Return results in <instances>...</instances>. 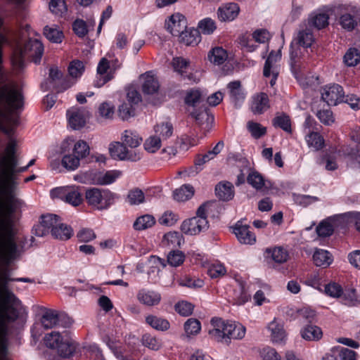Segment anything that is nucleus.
I'll return each mask as SVG.
<instances>
[{
	"mask_svg": "<svg viewBox=\"0 0 360 360\" xmlns=\"http://www.w3.org/2000/svg\"><path fill=\"white\" fill-rule=\"evenodd\" d=\"M144 199L143 192L139 188L131 190L127 195V200L131 205H139L144 202Z\"/></svg>",
	"mask_w": 360,
	"mask_h": 360,
	"instance_id": "4d7b16f0",
	"label": "nucleus"
},
{
	"mask_svg": "<svg viewBox=\"0 0 360 360\" xmlns=\"http://www.w3.org/2000/svg\"><path fill=\"white\" fill-rule=\"evenodd\" d=\"M306 141L309 147L316 150H320L324 145L323 138L317 132H311L306 136Z\"/></svg>",
	"mask_w": 360,
	"mask_h": 360,
	"instance_id": "79ce46f5",
	"label": "nucleus"
},
{
	"mask_svg": "<svg viewBox=\"0 0 360 360\" xmlns=\"http://www.w3.org/2000/svg\"><path fill=\"white\" fill-rule=\"evenodd\" d=\"M325 292L332 297H340L342 295V288L336 283H330L325 285Z\"/></svg>",
	"mask_w": 360,
	"mask_h": 360,
	"instance_id": "338daca9",
	"label": "nucleus"
},
{
	"mask_svg": "<svg viewBox=\"0 0 360 360\" xmlns=\"http://www.w3.org/2000/svg\"><path fill=\"white\" fill-rule=\"evenodd\" d=\"M179 41L186 46H193L200 41V36L197 30H186L179 36Z\"/></svg>",
	"mask_w": 360,
	"mask_h": 360,
	"instance_id": "c756f323",
	"label": "nucleus"
},
{
	"mask_svg": "<svg viewBox=\"0 0 360 360\" xmlns=\"http://www.w3.org/2000/svg\"><path fill=\"white\" fill-rule=\"evenodd\" d=\"M67 115L71 128L79 129L85 125L89 112L84 108H72L68 110Z\"/></svg>",
	"mask_w": 360,
	"mask_h": 360,
	"instance_id": "9d476101",
	"label": "nucleus"
},
{
	"mask_svg": "<svg viewBox=\"0 0 360 360\" xmlns=\"http://www.w3.org/2000/svg\"><path fill=\"white\" fill-rule=\"evenodd\" d=\"M259 355L263 360H281V357L275 349L266 347L262 349Z\"/></svg>",
	"mask_w": 360,
	"mask_h": 360,
	"instance_id": "69168bd1",
	"label": "nucleus"
},
{
	"mask_svg": "<svg viewBox=\"0 0 360 360\" xmlns=\"http://www.w3.org/2000/svg\"><path fill=\"white\" fill-rule=\"evenodd\" d=\"M207 58L210 63L219 65L226 60L228 53L222 47L216 46L208 52Z\"/></svg>",
	"mask_w": 360,
	"mask_h": 360,
	"instance_id": "bb28decb",
	"label": "nucleus"
},
{
	"mask_svg": "<svg viewBox=\"0 0 360 360\" xmlns=\"http://www.w3.org/2000/svg\"><path fill=\"white\" fill-rule=\"evenodd\" d=\"M351 139L356 143V147H349L345 150L346 155L360 164V127H355L350 134Z\"/></svg>",
	"mask_w": 360,
	"mask_h": 360,
	"instance_id": "dca6fc26",
	"label": "nucleus"
},
{
	"mask_svg": "<svg viewBox=\"0 0 360 360\" xmlns=\"http://www.w3.org/2000/svg\"><path fill=\"white\" fill-rule=\"evenodd\" d=\"M215 193L220 200L229 201L234 196V188L231 182H219L215 187Z\"/></svg>",
	"mask_w": 360,
	"mask_h": 360,
	"instance_id": "aec40b11",
	"label": "nucleus"
},
{
	"mask_svg": "<svg viewBox=\"0 0 360 360\" xmlns=\"http://www.w3.org/2000/svg\"><path fill=\"white\" fill-rule=\"evenodd\" d=\"M137 300L146 306H155L160 303L161 295L160 293L142 289L137 293Z\"/></svg>",
	"mask_w": 360,
	"mask_h": 360,
	"instance_id": "a211bd4d",
	"label": "nucleus"
},
{
	"mask_svg": "<svg viewBox=\"0 0 360 360\" xmlns=\"http://www.w3.org/2000/svg\"><path fill=\"white\" fill-rule=\"evenodd\" d=\"M233 233L240 243L252 245L256 242V236L250 231L248 225L237 223L233 228Z\"/></svg>",
	"mask_w": 360,
	"mask_h": 360,
	"instance_id": "ddd939ff",
	"label": "nucleus"
},
{
	"mask_svg": "<svg viewBox=\"0 0 360 360\" xmlns=\"http://www.w3.org/2000/svg\"><path fill=\"white\" fill-rule=\"evenodd\" d=\"M360 61V53L355 48H350L344 56V62L347 66H355Z\"/></svg>",
	"mask_w": 360,
	"mask_h": 360,
	"instance_id": "c03bdc74",
	"label": "nucleus"
},
{
	"mask_svg": "<svg viewBox=\"0 0 360 360\" xmlns=\"http://www.w3.org/2000/svg\"><path fill=\"white\" fill-rule=\"evenodd\" d=\"M49 9L55 15L62 16L67 12V6L64 0H51Z\"/></svg>",
	"mask_w": 360,
	"mask_h": 360,
	"instance_id": "603ef678",
	"label": "nucleus"
},
{
	"mask_svg": "<svg viewBox=\"0 0 360 360\" xmlns=\"http://www.w3.org/2000/svg\"><path fill=\"white\" fill-rule=\"evenodd\" d=\"M143 79L142 91L146 94H153L158 92L160 85L158 79L151 72H147L141 76Z\"/></svg>",
	"mask_w": 360,
	"mask_h": 360,
	"instance_id": "6ab92c4d",
	"label": "nucleus"
},
{
	"mask_svg": "<svg viewBox=\"0 0 360 360\" xmlns=\"http://www.w3.org/2000/svg\"><path fill=\"white\" fill-rule=\"evenodd\" d=\"M154 131L156 136L165 140L170 137L173 134V126L170 122H162L154 127Z\"/></svg>",
	"mask_w": 360,
	"mask_h": 360,
	"instance_id": "4c0bfd02",
	"label": "nucleus"
},
{
	"mask_svg": "<svg viewBox=\"0 0 360 360\" xmlns=\"http://www.w3.org/2000/svg\"><path fill=\"white\" fill-rule=\"evenodd\" d=\"M121 141L129 149H137L142 142V138L136 131L127 129L122 134Z\"/></svg>",
	"mask_w": 360,
	"mask_h": 360,
	"instance_id": "a878e982",
	"label": "nucleus"
},
{
	"mask_svg": "<svg viewBox=\"0 0 360 360\" xmlns=\"http://www.w3.org/2000/svg\"><path fill=\"white\" fill-rule=\"evenodd\" d=\"M80 159L75 155H65L62 159V165L68 170H75L79 166Z\"/></svg>",
	"mask_w": 360,
	"mask_h": 360,
	"instance_id": "3c124183",
	"label": "nucleus"
},
{
	"mask_svg": "<svg viewBox=\"0 0 360 360\" xmlns=\"http://www.w3.org/2000/svg\"><path fill=\"white\" fill-rule=\"evenodd\" d=\"M316 233L319 236L327 237L333 234V226L328 221H322L316 227Z\"/></svg>",
	"mask_w": 360,
	"mask_h": 360,
	"instance_id": "774afa93",
	"label": "nucleus"
},
{
	"mask_svg": "<svg viewBox=\"0 0 360 360\" xmlns=\"http://www.w3.org/2000/svg\"><path fill=\"white\" fill-rule=\"evenodd\" d=\"M46 345L51 349H57L58 354L63 357L70 356L75 351V347L70 340L63 341L60 334L53 331L44 337Z\"/></svg>",
	"mask_w": 360,
	"mask_h": 360,
	"instance_id": "423d86ee",
	"label": "nucleus"
},
{
	"mask_svg": "<svg viewBox=\"0 0 360 360\" xmlns=\"http://www.w3.org/2000/svg\"><path fill=\"white\" fill-rule=\"evenodd\" d=\"M108 68V60L105 58H101L97 68L98 79L95 82V86L101 87L112 79V76L109 74L106 75Z\"/></svg>",
	"mask_w": 360,
	"mask_h": 360,
	"instance_id": "5701e85b",
	"label": "nucleus"
},
{
	"mask_svg": "<svg viewBox=\"0 0 360 360\" xmlns=\"http://www.w3.org/2000/svg\"><path fill=\"white\" fill-rule=\"evenodd\" d=\"M302 338L309 341H318L321 339L323 332L321 328L314 325H308L301 331Z\"/></svg>",
	"mask_w": 360,
	"mask_h": 360,
	"instance_id": "cd10ccee",
	"label": "nucleus"
},
{
	"mask_svg": "<svg viewBox=\"0 0 360 360\" xmlns=\"http://www.w3.org/2000/svg\"><path fill=\"white\" fill-rule=\"evenodd\" d=\"M10 281L34 283V280L29 278H11L6 269L0 270V355L1 359L6 358V323L14 322L19 316L18 311L11 305L18 300L8 288L7 285Z\"/></svg>",
	"mask_w": 360,
	"mask_h": 360,
	"instance_id": "f257e3e1",
	"label": "nucleus"
},
{
	"mask_svg": "<svg viewBox=\"0 0 360 360\" xmlns=\"http://www.w3.org/2000/svg\"><path fill=\"white\" fill-rule=\"evenodd\" d=\"M85 198L89 205L102 210L112 204L114 195L108 190L91 188L86 191Z\"/></svg>",
	"mask_w": 360,
	"mask_h": 360,
	"instance_id": "20e7f679",
	"label": "nucleus"
},
{
	"mask_svg": "<svg viewBox=\"0 0 360 360\" xmlns=\"http://www.w3.org/2000/svg\"><path fill=\"white\" fill-rule=\"evenodd\" d=\"M300 46L296 45V44L292 41L290 45V65L292 70H295L297 68V63L300 60L301 57V49L300 48Z\"/></svg>",
	"mask_w": 360,
	"mask_h": 360,
	"instance_id": "8fccbe9b",
	"label": "nucleus"
},
{
	"mask_svg": "<svg viewBox=\"0 0 360 360\" xmlns=\"http://www.w3.org/2000/svg\"><path fill=\"white\" fill-rule=\"evenodd\" d=\"M22 49L24 53L32 58L35 63L40 61L44 53L43 44L37 39H30Z\"/></svg>",
	"mask_w": 360,
	"mask_h": 360,
	"instance_id": "f8f14e48",
	"label": "nucleus"
},
{
	"mask_svg": "<svg viewBox=\"0 0 360 360\" xmlns=\"http://www.w3.org/2000/svg\"><path fill=\"white\" fill-rule=\"evenodd\" d=\"M118 175L115 171H109L104 174L100 173L96 176V184L98 185H107L112 184L117 178Z\"/></svg>",
	"mask_w": 360,
	"mask_h": 360,
	"instance_id": "49530a36",
	"label": "nucleus"
},
{
	"mask_svg": "<svg viewBox=\"0 0 360 360\" xmlns=\"http://www.w3.org/2000/svg\"><path fill=\"white\" fill-rule=\"evenodd\" d=\"M84 71V65L83 62L75 60L70 63L68 72L71 77L77 78L80 77Z\"/></svg>",
	"mask_w": 360,
	"mask_h": 360,
	"instance_id": "13d9d810",
	"label": "nucleus"
},
{
	"mask_svg": "<svg viewBox=\"0 0 360 360\" xmlns=\"http://www.w3.org/2000/svg\"><path fill=\"white\" fill-rule=\"evenodd\" d=\"M293 41L296 44V45H299L300 46L308 48L310 47L314 41V37L310 28L305 27L304 29H300L297 34V37L295 38Z\"/></svg>",
	"mask_w": 360,
	"mask_h": 360,
	"instance_id": "4be33fe9",
	"label": "nucleus"
},
{
	"mask_svg": "<svg viewBox=\"0 0 360 360\" xmlns=\"http://www.w3.org/2000/svg\"><path fill=\"white\" fill-rule=\"evenodd\" d=\"M44 35L48 40L53 43H60L64 37L63 32L55 25L45 26Z\"/></svg>",
	"mask_w": 360,
	"mask_h": 360,
	"instance_id": "72a5a7b5",
	"label": "nucleus"
},
{
	"mask_svg": "<svg viewBox=\"0 0 360 360\" xmlns=\"http://www.w3.org/2000/svg\"><path fill=\"white\" fill-rule=\"evenodd\" d=\"M146 322L153 328L157 330L165 331L169 328V321L163 318L154 315H148L146 317Z\"/></svg>",
	"mask_w": 360,
	"mask_h": 360,
	"instance_id": "2f4dec72",
	"label": "nucleus"
},
{
	"mask_svg": "<svg viewBox=\"0 0 360 360\" xmlns=\"http://www.w3.org/2000/svg\"><path fill=\"white\" fill-rule=\"evenodd\" d=\"M281 59V53L278 50L277 51H271L264 65L263 75L265 77H270V84L274 86L276 84L277 77L280 72V64L279 62Z\"/></svg>",
	"mask_w": 360,
	"mask_h": 360,
	"instance_id": "0eeeda50",
	"label": "nucleus"
},
{
	"mask_svg": "<svg viewBox=\"0 0 360 360\" xmlns=\"http://www.w3.org/2000/svg\"><path fill=\"white\" fill-rule=\"evenodd\" d=\"M313 261L317 266L327 267L331 264L333 259L327 250L316 249L313 255Z\"/></svg>",
	"mask_w": 360,
	"mask_h": 360,
	"instance_id": "c85d7f7f",
	"label": "nucleus"
},
{
	"mask_svg": "<svg viewBox=\"0 0 360 360\" xmlns=\"http://www.w3.org/2000/svg\"><path fill=\"white\" fill-rule=\"evenodd\" d=\"M239 11L237 4L229 3L219 8L217 15L221 21H231L238 16Z\"/></svg>",
	"mask_w": 360,
	"mask_h": 360,
	"instance_id": "f3484780",
	"label": "nucleus"
},
{
	"mask_svg": "<svg viewBox=\"0 0 360 360\" xmlns=\"http://www.w3.org/2000/svg\"><path fill=\"white\" fill-rule=\"evenodd\" d=\"M185 260V255L180 250H172L167 255V262L172 266H179Z\"/></svg>",
	"mask_w": 360,
	"mask_h": 360,
	"instance_id": "a18cd8bd",
	"label": "nucleus"
},
{
	"mask_svg": "<svg viewBox=\"0 0 360 360\" xmlns=\"http://www.w3.org/2000/svg\"><path fill=\"white\" fill-rule=\"evenodd\" d=\"M340 23L342 28L348 31L353 30L357 25V21L354 17L349 13L342 14L340 18Z\"/></svg>",
	"mask_w": 360,
	"mask_h": 360,
	"instance_id": "6e6d98bb",
	"label": "nucleus"
},
{
	"mask_svg": "<svg viewBox=\"0 0 360 360\" xmlns=\"http://www.w3.org/2000/svg\"><path fill=\"white\" fill-rule=\"evenodd\" d=\"M328 19L329 17L326 13H317L309 18L308 24L309 26L321 30L328 25Z\"/></svg>",
	"mask_w": 360,
	"mask_h": 360,
	"instance_id": "58836bf2",
	"label": "nucleus"
},
{
	"mask_svg": "<svg viewBox=\"0 0 360 360\" xmlns=\"http://www.w3.org/2000/svg\"><path fill=\"white\" fill-rule=\"evenodd\" d=\"M41 322L45 329L53 328L58 322V312L51 309L46 311L42 315Z\"/></svg>",
	"mask_w": 360,
	"mask_h": 360,
	"instance_id": "c9c22d12",
	"label": "nucleus"
},
{
	"mask_svg": "<svg viewBox=\"0 0 360 360\" xmlns=\"http://www.w3.org/2000/svg\"><path fill=\"white\" fill-rule=\"evenodd\" d=\"M266 257H269L276 263L282 264L288 259V252L281 247H276L274 249H266Z\"/></svg>",
	"mask_w": 360,
	"mask_h": 360,
	"instance_id": "473e14b6",
	"label": "nucleus"
},
{
	"mask_svg": "<svg viewBox=\"0 0 360 360\" xmlns=\"http://www.w3.org/2000/svg\"><path fill=\"white\" fill-rule=\"evenodd\" d=\"M268 328L271 331V339L273 342L281 343L285 341L286 333L281 323L274 319L269 324Z\"/></svg>",
	"mask_w": 360,
	"mask_h": 360,
	"instance_id": "412c9836",
	"label": "nucleus"
},
{
	"mask_svg": "<svg viewBox=\"0 0 360 360\" xmlns=\"http://www.w3.org/2000/svg\"><path fill=\"white\" fill-rule=\"evenodd\" d=\"M248 127L252 136L255 139H259L264 136L266 132V129L260 124L253 122L248 123Z\"/></svg>",
	"mask_w": 360,
	"mask_h": 360,
	"instance_id": "0e129e2a",
	"label": "nucleus"
},
{
	"mask_svg": "<svg viewBox=\"0 0 360 360\" xmlns=\"http://www.w3.org/2000/svg\"><path fill=\"white\" fill-rule=\"evenodd\" d=\"M200 329V322L196 319H188L184 323V330L187 336L197 335Z\"/></svg>",
	"mask_w": 360,
	"mask_h": 360,
	"instance_id": "37998d69",
	"label": "nucleus"
},
{
	"mask_svg": "<svg viewBox=\"0 0 360 360\" xmlns=\"http://www.w3.org/2000/svg\"><path fill=\"white\" fill-rule=\"evenodd\" d=\"M179 283L181 286L193 288H201L204 285L202 280L199 278H193L188 276H185L181 278L179 280Z\"/></svg>",
	"mask_w": 360,
	"mask_h": 360,
	"instance_id": "bf43d9fd",
	"label": "nucleus"
},
{
	"mask_svg": "<svg viewBox=\"0 0 360 360\" xmlns=\"http://www.w3.org/2000/svg\"><path fill=\"white\" fill-rule=\"evenodd\" d=\"M229 94L231 101L236 107L240 105L245 99V94L241 89V84L239 81L231 82L228 84Z\"/></svg>",
	"mask_w": 360,
	"mask_h": 360,
	"instance_id": "b1692460",
	"label": "nucleus"
},
{
	"mask_svg": "<svg viewBox=\"0 0 360 360\" xmlns=\"http://www.w3.org/2000/svg\"><path fill=\"white\" fill-rule=\"evenodd\" d=\"M211 325L212 328L208 333L211 338L226 345H229L231 340L243 339L246 332L245 327L242 324L220 318L212 319Z\"/></svg>",
	"mask_w": 360,
	"mask_h": 360,
	"instance_id": "f03ea898",
	"label": "nucleus"
},
{
	"mask_svg": "<svg viewBox=\"0 0 360 360\" xmlns=\"http://www.w3.org/2000/svg\"><path fill=\"white\" fill-rule=\"evenodd\" d=\"M194 188L190 184H184L173 192V197L177 201H186L194 195Z\"/></svg>",
	"mask_w": 360,
	"mask_h": 360,
	"instance_id": "7c9ffc66",
	"label": "nucleus"
},
{
	"mask_svg": "<svg viewBox=\"0 0 360 360\" xmlns=\"http://www.w3.org/2000/svg\"><path fill=\"white\" fill-rule=\"evenodd\" d=\"M58 216L53 214L41 215L39 224L33 228L35 236L43 237L49 232L53 238L62 240H67L72 236L73 231L70 226L60 223Z\"/></svg>",
	"mask_w": 360,
	"mask_h": 360,
	"instance_id": "7ed1b4c3",
	"label": "nucleus"
},
{
	"mask_svg": "<svg viewBox=\"0 0 360 360\" xmlns=\"http://www.w3.org/2000/svg\"><path fill=\"white\" fill-rule=\"evenodd\" d=\"M161 138L153 135L146 139L143 146L145 150L150 153H154L158 151L161 147Z\"/></svg>",
	"mask_w": 360,
	"mask_h": 360,
	"instance_id": "a19ab883",
	"label": "nucleus"
},
{
	"mask_svg": "<svg viewBox=\"0 0 360 360\" xmlns=\"http://www.w3.org/2000/svg\"><path fill=\"white\" fill-rule=\"evenodd\" d=\"M58 192L62 195L60 198L72 206H78L82 203L83 200L81 193L79 191L78 188H61L58 189Z\"/></svg>",
	"mask_w": 360,
	"mask_h": 360,
	"instance_id": "2eb2a0df",
	"label": "nucleus"
},
{
	"mask_svg": "<svg viewBox=\"0 0 360 360\" xmlns=\"http://www.w3.org/2000/svg\"><path fill=\"white\" fill-rule=\"evenodd\" d=\"M321 98L328 105H336L345 101L343 89L336 84L326 86L322 90Z\"/></svg>",
	"mask_w": 360,
	"mask_h": 360,
	"instance_id": "1a4fd4ad",
	"label": "nucleus"
},
{
	"mask_svg": "<svg viewBox=\"0 0 360 360\" xmlns=\"http://www.w3.org/2000/svg\"><path fill=\"white\" fill-rule=\"evenodd\" d=\"M209 227L207 218L192 217L184 220L181 225V231L189 236H195L206 231Z\"/></svg>",
	"mask_w": 360,
	"mask_h": 360,
	"instance_id": "6e6552de",
	"label": "nucleus"
},
{
	"mask_svg": "<svg viewBox=\"0 0 360 360\" xmlns=\"http://www.w3.org/2000/svg\"><path fill=\"white\" fill-rule=\"evenodd\" d=\"M215 22L211 18H205L198 23V29L205 34H210L216 30Z\"/></svg>",
	"mask_w": 360,
	"mask_h": 360,
	"instance_id": "052dcab7",
	"label": "nucleus"
},
{
	"mask_svg": "<svg viewBox=\"0 0 360 360\" xmlns=\"http://www.w3.org/2000/svg\"><path fill=\"white\" fill-rule=\"evenodd\" d=\"M184 241L182 235L176 231H170L165 234L162 243L170 248H178Z\"/></svg>",
	"mask_w": 360,
	"mask_h": 360,
	"instance_id": "f704fd0d",
	"label": "nucleus"
},
{
	"mask_svg": "<svg viewBox=\"0 0 360 360\" xmlns=\"http://www.w3.org/2000/svg\"><path fill=\"white\" fill-rule=\"evenodd\" d=\"M247 181L257 190L261 189L264 185L263 176L256 171H252L248 174Z\"/></svg>",
	"mask_w": 360,
	"mask_h": 360,
	"instance_id": "de8ad7c7",
	"label": "nucleus"
},
{
	"mask_svg": "<svg viewBox=\"0 0 360 360\" xmlns=\"http://www.w3.org/2000/svg\"><path fill=\"white\" fill-rule=\"evenodd\" d=\"M110 157L116 160L137 162L142 158L139 149H129L122 141H115L109 145Z\"/></svg>",
	"mask_w": 360,
	"mask_h": 360,
	"instance_id": "39448f33",
	"label": "nucleus"
},
{
	"mask_svg": "<svg viewBox=\"0 0 360 360\" xmlns=\"http://www.w3.org/2000/svg\"><path fill=\"white\" fill-rule=\"evenodd\" d=\"M175 311L183 316H188L192 314L194 306L186 301L177 302L174 306Z\"/></svg>",
	"mask_w": 360,
	"mask_h": 360,
	"instance_id": "864d4df0",
	"label": "nucleus"
},
{
	"mask_svg": "<svg viewBox=\"0 0 360 360\" xmlns=\"http://www.w3.org/2000/svg\"><path fill=\"white\" fill-rule=\"evenodd\" d=\"M89 150L87 143L83 140H79L74 146L73 154L81 160L89 155Z\"/></svg>",
	"mask_w": 360,
	"mask_h": 360,
	"instance_id": "09e8293b",
	"label": "nucleus"
},
{
	"mask_svg": "<svg viewBox=\"0 0 360 360\" xmlns=\"http://www.w3.org/2000/svg\"><path fill=\"white\" fill-rule=\"evenodd\" d=\"M134 115V108L131 103H122L118 108V115L122 120H127Z\"/></svg>",
	"mask_w": 360,
	"mask_h": 360,
	"instance_id": "680f3d73",
	"label": "nucleus"
},
{
	"mask_svg": "<svg viewBox=\"0 0 360 360\" xmlns=\"http://www.w3.org/2000/svg\"><path fill=\"white\" fill-rule=\"evenodd\" d=\"M165 26L173 36L179 37L187 27L186 19L182 14L176 13L169 17Z\"/></svg>",
	"mask_w": 360,
	"mask_h": 360,
	"instance_id": "9b49d317",
	"label": "nucleus"
},
{
	"mask_svg": "<svg viewBox=\"0 0 360 360\" xmlns=\"http://www.w3.org/2000/svg\"><path fill=\"white\" fill-rule=\"evenodd\" d=\"M155 224V218L150 214H144L138 217L134 223V228L142 231L152 227Z\"/></svg>",
	"mask_w": 360,
	"mask_h": 360,
	"instance_id": "e433bc0d",
	"label": "nucleus"
},
{
	"mask_svg": "<svg viewBox=\"0 0 360 360\" xmlns=\"http://www.w3.org/2000/svg\"><path fill=\"white\" fill-rule=\"evenodd\" d=\"M189 64V60L182 57L174 58L172 62L174 70L181 75L184 72H186V70L188 67Z\"/></svg>",
	"mask_w": 360,
	"mask_h": 360,
	"instance_id": "e2e57ef3",
	"label": "nucleus"
},
{
	"mask_svg": "<svg viewBox=\"0 0 360 360\" xmlns=\"http://www.w3.org/2000/svg\"><path fill=\"white\" fill-rule=\"evenodd\" d=\"M269 108V97L266 94L260 93L253 97L251 110L255 114H262Z\"/></svg>",
	"mask_w": 360,
	"mask_h": 360,
	"instance_id": "393cba45",
	"label": "nucleus"
},
{
	"mask_svg": "<svg viewBox=\"0 0 360 360\" xmlns=\"http://www.w3.org/2000/svg\"><path fill=\"white\" fill-rule=\"evenodd\" d=\"M191 115L202 129L209 131L212 128L214 116L207 109L196 110Z\"/></svg>",
	"mask_w": 360,
	"mask_h": 360,
	"instance_id": "4468645a",
	"label": "nucleus"
},
{
	"mask_svg": "<svg viewBox=\"0 0 360 360\" xmlns=\"http://www.w3.org/2000/svg\"><path fill=\"white\" fill-rule=\"evenodd\" d=\"M142 344L150 349L157 351L162 347L160 340L150 334H145L142 337Z\"/></svg>",
	"mask_w": 360,
	"mask_h": 360,
	"instance_id": "5fc2aeb1",
	"label": "nucleus"
},
{
	"mask_svg": "<svg viewBox=\"0 0 360 360\" xmlns=\"http://www.w3.org/2000/svg\"><path fill=\"white\" fill-rule=\"evenodd\" d=\"M272 122L274 127H279L288 133L292 132L291 122L288 115L285 114L278 115Z\"/></svg>",
	"mask_w": 360,
	"mask_h": 360,
	"instance_id": "ea45409f",
	"label": "nucleus"
}]
</instances>
